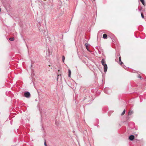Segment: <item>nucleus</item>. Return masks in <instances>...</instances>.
<instances>
[{
  "label": "nucleus",
  "mask_w": 146,
  "mask_h": 146,
  "mask_svg": "<svg viewBox=\"0 0 146 146\" xmlns=\"http://www.w3.org/2000/svg\"><path fill=\"white\" fill-rule=\"evenodd\" d=\"M103 38L105 39H106L107 38V35L106 34H104L103 35Z\"/></svg>",
  "instance_id": "5"
},
{
  "label": "nucleus",
  "mask_w": 146,
  "mask_h": 146,
  "mask_svg": "<svg viewBox=\"0 0 146 146\" xmlns=\"http://www.w3.org/2000/svg\"><path fill=\"white\" fill-rule=\"evenodd\" d=\"M24 96L27 98H29L31 96V94L29 92H27L24 93Z\"/></svg>",
  "instance_id": "2"
},
{
  "label": "nucleus",
  "mask_w": 146,
  "mask_h": 146,
  "mask_svg": "<svg viewBox=\"0 0 146 146\" xmlns=\"http://www.w3.org/2000/svg\"><path fill=\"white\" fill-rule=\"evenodd\" d=\"M138 78H141V77L140 76H138Z\"/></svg>",
  "instance_id": "19"
},
{
  "label": "nucleus",
  "mask_w": 146,
  "mask_h": 146,
  "mask_svg": "<svg viewBox=\"0 0 146 146\" xmlns=\"http://www.w3.org/2000/svg\"><path fill=\"white\" fill-rule=\"evenodd\" d=\"M141 16L142 18H144V15L142 13H141Z\"/></svg>",
  "instance_id": "15"
},
{
  "label": "nucleus",
  "mask_w": 146,
  "mask_h": 146,
  "mask_svg": "<svg viewBox=\"0 0 146 146\" xmlns=\"http://www.w3.org/2000/svg\"><path fill=\"white\" fill-rule=\"evenodd\" d=\"M134 138V136L133 135H131L129 137V139L131 141H133Z\"/></svg>",
  "instance_id": "4"
},
{
  "label": "nucleus",
  "mask_w": 146,
  "mask_h": 146,
  "mask_svg": "<svg viewBox=\"0 0 146 146\" xmlns=\"http://www.w3.org/2000/svg\"><path fill=\"white\" fill-rule=\"evenodd\" d=\"M141 11V9H139V11Z\"/></svg>",
  "instance_id": "20"
},
{
  "label": "nucleus",
  "mask_w": 146,
  "mask_h": 146,
  "mask_svg": "<svg viewBox=\"0 0 146 146\" xmlns=\"http://www.w3.org/2000/svg\"><path fill=\"white\" fill-rule=\"evenodd\" d=\"M101 63L103 66H104V72H106L107 71L108 67L106 63V62L104 59H102L101 61Z\"/></svg>",
  "instance_id": "1"
},
{
  "label": "nucleus",
  "mask_w": 146,
  "mask_h": 146,
  "mask_svg": "<svg viewBox=\"0 0 146 146\" xmlns=\"http://www.w3.org/2000/svg\"><path fill=\"white\" fill-rule=\"evenodd\" d=\"M62 59L63 62H64L65 59V57L64 56H62Z\"/></svg>",
  "instance_id": "9"
},
{
  "label": "nucleus",
  "mask_w": 146,
  "mask_h": 146,
  "mask_svg": "<svg viewBox=\"0 0 146 146\" xmlns=\"http://www.w3.org/2000/svg\"><path fill=\"white\" fill-rule=\"evenodd\" d=\"M121 62L120 63V64L121 65H122V64H123V62L121 61V62Z\"/></svg>",
  "instance_id": "17"
},
{
  "label": "nucleus",
  "mask_w": 146,
  "mask_h": 146,
  "mask_svg": "<svg viewBox=\"0 0 146 146\" xmlns=\"http://www.w3.org/2000/svg\"><path fill=\"white\" fill-rule=\"evenodd\" d=\"M133 113V111L130 110L128 113V115H132Z\"/></svg>",
  "instance_id": "6"
},
{
  "label": "nucleus",
  "mask_w": 146,
  "mask_h": 146,
  "mask_svg": "<svg viewBox=\"0 0 146 146\" xmlns=\"http://www.w3.org/2000/svg\"><path fill=\"white\" fill-rule=\"evenodd\" d=\"M44 145H45V146H47V145H46V143L45 141V142H44Z\"/></svg>",
  "instance_id": "18"
},
{
  "label": "nucleus",
  "mask_w": 146,
  "mask_h": 146,
  "mask_svg": "<svg viewBox=\"0 0 146 146\" xmlns=\"http://www.w3.org/2000/svg\"><path fill=\"white\" fill-rule=\"evenodd\" d=\"M140 1H141V2L142 3V4L144 5H145V3L144 0H140Z\"/></svg>",
  "instance_id": "13"
},
{
  "label": "nucleus",
  "mask_w": 146,
  "mask_h": 146,
  "mask_svg": "<svg viewBox=\"0 0 146 146\" xmlns=\"http://www.w3.org/2000/svg\"><path fill=\"white\" fill-rule=\"evenodd\" d=\"M85 46H86V48L87 49V50L88 51H89V48L88 47V44L87 43H85Z\"/></svg>",
  "instance_id": "7"
},
{
  "label": "nucleus",
  "mask_w": 146,
  "mask_h": 146,
  "mask_svg": "<svg viewBox=\"0 0 146 146\" xmlns=\"http://www.w3.org/2000/svg\"><path fill=\"white\" fill-rule=\"evenodd\" d=\"M71 73V71L70 70H68V76L70 77V74Z\"/></svg>",
  "instance_id": "8"
},
{
  "label": "nucleus",
  "mask_w": 146,
  "mask_h": 146,
  "mask_svg": "<svg viewBox=\"0 0 146 146\" xmlns=\"http://www.w3.org/2000/svg\"><path fill=\"white\" fill-rule=\"evenodd\" d=\"M61 75H60V74H58V77L57 78V81H58V77L60 76L61 77Z\"/></svg>",
  "instance_id": "14"
},
{
  "label": "nucleus",
  "mask_w": 146,
  "mask_h": 146,
  "mask_svg": "<svg viewBox=\"0 0 146 146\" xmlns=\"http://www.w3.org/2000/svg\"><path fill=\"white\" fill-rule=\"evenodd\" d=\"M14 39V38L13 37L11 38H9V40L11 41H13Z\"/></svg>",
  "instance_id": "11"
},
{
  "label": "nucleus",
  "mask_w": 146,
  "mask_h": 146,
  "mask_svg": "<svg viewBox=\"0 0 146 146\" xmlns=\"http://www.w3.org/2000/svg\"><path fill=\"white\" fill-rule=\"evenodd\" d=\"M125 110H124L123 111V112H122V113H121V115H124V114H125Z\"/></svg>",
  "instance_id": "10"
},
{
  "label": "nucleus",
  "mask_w": 146,
  "mask_h": 146,
  "mask_svg": "<svg viewBox=\"0 0 146 146\" xmlns=\"http://www.w3.org/2000/svg\"><path fill=\"white\" fill-rule=\"evenodd\" d=\"M108 90H110L108 89V88H105L104 90V91L106 94H109V93L108 92Z\"/></svg>",
  "instance_id": "3"
},
{
  "label": "nucleus",
  "mask_w": 146,
  "mask_h": 146,
  "mask_svg": "<svg viewBox=\"0 0 146 146\" xmlns=\"http://www.w3.org/2000/svg\"><path fill=\"white\" fill-rule=\"evenodd\" d=\"M118 56H119V62H121V57L120 56L119 54H118L117 55Z\"/></svg>",
  "instance_id": "12"
},
{
  "label": "nucleus",
  "mask_w": 146,
  "mask_h": 146,
  "mask_svg": "<svg viewBox=\"0 0 146 146\" xmlns=\"http://www.w3.org/2000/svg\"><path fill=\"white\" fill-rule=\"evenodd\" d=\"M55 123H56V125H58V124L57 123V120L56 119L55 120Z\"/></svg>",
  "instance_id": "16"
}]
</instances>
